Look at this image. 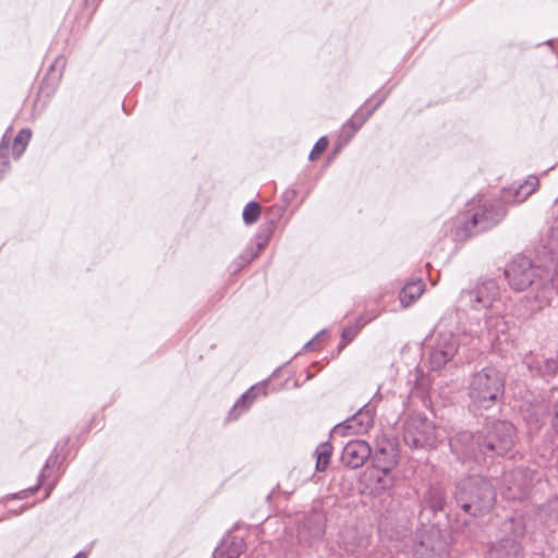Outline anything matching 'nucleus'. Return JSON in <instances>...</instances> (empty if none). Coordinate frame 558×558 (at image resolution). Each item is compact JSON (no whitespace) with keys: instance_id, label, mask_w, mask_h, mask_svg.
Returning <instances> with one entry per match:
<instances>
[{"instance_id":"obj_1","label":"nucleus","mask_w":558,"mask_h":558,"mask_svg":"<svg viewBox=\"0 0 558 558\" xmlns=\"http://www.w3.org/2000/svg\"><path fill=\"white\" fill-rule=\"evenodd\" d=\"M509 286L517 291L531 287L525 296L527 311L534 313L550 304L556 294L557 269L554 265L539 266L524 255H515L505 267Z\"/></svg>"},{"instance_id":"obj_2","label":"nucleus","mask_w":558,"mask_h":558,"mask_svg":"<svg viewBox=\"0 0 558 558\" xmlns=\"http://www.w3.org/2000/svg\"><path fill=\"white\" fill-rule=\"evenodd\" d=\"M515 427L507 421H494L476 435L460 432L450 438L451 452L462 463L477 461L478 456L494 458L506 454L514 445Z\"/></svg>"},{"instance_id":"obj_3","label":"nucleus","mask_w":558,"mask_h":558,"mask_svg":"<svg viewBox=\"0 0 558 558\" xmlns=\"http://www.w3.org/2000/svg\"><path fill=\"white\" fill-rule=\"evenodd\" d=\"M457 506L466 514L477 517L488 512L495 505L496 492L485 477L473 475L460 480L453 493Z\"/></svg>"},{"instance_id":"obj_4","label":"nucleus","mask_w":558,"mask_h":558,"mask_svg":"<svg viewBox=\"0 0 558 558\" xmlns=\"http://www.w3.org/2000/svg\"><path fill=\"white\" fill-rule=\"evenodd\" d=\"M468 390L474 407L489 409L502 398L505 378L497 368L486 366L471 376Z\"/></svg>"},{"instance_id":"obj_5","label":"nucleus","mask_w":558,"mask_h":558,"mask_svg":"<svg viewBox=\"0 0 558 558\" xmlns=\"http://www.w3.org/2000/svg\"><path fill=\"white\" fill-rule=\"evenodd\" d=\"M525 524L521 518L505 520L498 530L497 539L492 542L485 558H522L521 539Z\"/></svg>"},{"instance_id":"obj_6","label":"nucleus","mask_w":558,"mask_h":558,"mask_svg":"<svg viewBox=\"0 0 558 558\" xmlns=\"http://www.w3.org/2000/svg\"><path fill=\"white\" fill-rule=\"evenodd\" d=\"M412 551L415 558H447L448 535L436 525H424L415 534Z\"/></svg>"},{"instance_id":"obj_7","label":"nucleus","mask_w":558,"mask_h":558,"mask_svg":"<svg viewBox=\"0 0 558 558\" xmlns=\"http://www.w3.org/2000/svg\"><path fill=\"white\" fill-rule=\"evenodd\" d=\"M327 515L318 507L299 515L296 520V539L303 547H313L322 542L326 534Z\"/></svg>"},{"instance_id":"obj_8","label":"nucleus","mask_w":558,"mask_h":558,"mask_svg":"<svg viewBox=\"0 0 558 558\" xmlns=\"http://www.w3.org/2000/svg\"><path fill=\"white\" fill-rule=\"evenodd\" d=\"M436 440L434 424L422 413H412L403 423V441L410 448L433 446Z\"/></svg>"},{"instance_id":"obj_9","label":"nucleus","mask_w":558,"mask_h":558,"mask_svg":"<svg viewBox=\"0 0 558 558\" xmlns=\"http://www.w3.org/2000/svg\"><path fill=\"white\" fill-rule=\"evenodd\" d=\"M429 364L434 371L442 368L458 353L459 339L449 330H442L438 325L435 335L430 338Z\"/></svg>"},{"instance_id":"obj_10","label":"nucleus","mask_w":558,"mask_h":558,"mask_svg":"<svg viewBox=\"0 0 558 558\" xmlns=\"http://www.w3.org/2000/svg\"><path fill=\"white\" fill-rule=\"evenodd\" d=\"M538 481L539 477H536L533 471L517 468L505 473L501 494L507 500H523L529 497L534 483Z\"/></svg>"},{"instance_id":"obj_11","label":"nucleus","mask_w":558,"mask_h":558,"mask_svg":"<svg viewBox=\"0 0 558 558\" xmlns=\"http://www.w3.org/2000/svg\"><path fill=\"white\" fill-rule=\"evenodd\" d=\"M474 213L470 219L465 221L464 228L472 233L476 231H485L499 223L506 216V207L499 201L485 202L477 208H473Z\"/></svg>"},{"instance_id":"obj_12","label":"nucleus","mask_w":558,"mask_h":558,"mask_svg":"<svg viewBox=\"0 0 558 558\" xmlns=\"http://www.w3.org/2000/svg\"><path fill=\"white\" fill-rule=\"evenodd\" d=\"M374 414V407L367 403L354 415L337 424L332 429V434L342 436L347 434H364L373 426Z\"/></svg>"},{"instance_id":"obj_13","label":"nucleus","mask_w":558,"mask_h":558,"mask_svg":"<svg viewBox=\"0 0 558 558\" xmlns=\"http://www.w3.org/2000/svg\"><path fill=\"white\" fill-rule=\"evenodd\" d=\"M387 93L377 92L371 98H368L360 109L349 119L341 130V136L347 134L348 129H351L348 134L347 141H350L353 135L362 128V125L368 120V118L375 112V110L385 101Z\"/></svg>"},{"instance_id":"obj_14","label":"nucleus","mask_w":558,"mask_h":558,"mask_svg":"<svg viewBox=\"0 0 558 558\" xmlns=\"http://www.w3.org/2000/svg\"><path fill=\"white\" fill-rule=\"evenodd\" d=\"M498 295V286L495 280H485L474 289L462 291L461 301L475 310L489 307Z\"/></svg>"},{"instance_id":"obj_15","label":"nucleus","mask_w":558,"mask_h":558,"mask_svg":"<svg viewBox=\"0 0 558 558\" xmlns=\"http://www.w3.org/2000/svg\"><path fill=\"white\" fill-rule=\"evenodd\" d=\"M372 449L364 440H350L342 450L341 461L350 469H357L362 466L365 461L371 457Z\"/></svg>"},{"instance_id":"obj_16","label":"nucleus","mask_w":558,"mask_h":558,"mask_svg":"<svg viewBox=\"0 0 558 558\" xmlns=\"http://www.w3.org/2000/svg\"><path fill=\"white\" fill-rule=\"evenodd\" d=\"M272 221L263 226L256 234L257 242L254 245L246 247V250L234 262L235 269L239 270L254 260L259 253L266 247L269 236L272 232Z\"/></svg>"},{"instance_id":"obj_17","label":"nucleus","mask_w":558,"mask_h":558,"mask_svg":"<svg viewBox=\"0 0 558 558\" xmlns=\"http://www.w3.org/2000/svg\"><path fill=\"white\" fill-rule=\"evenodd\" d=\"M538 183L537 177L530 175L522 184H513L510 187L504 189L501 199L504 203L520 204L536 191Z\"/></svg>"},{"instance_id":"obj_18","label":"nucleus","mask_w":558,"mask_h":558,"mask_svg":"<svg viewBox=\"0 0 558 558\" xmlns=\"http://www.w3.org/2000/svg\"><path fill=\"white\" fill-rule=\"evenodd\" d=\"M523 363L532 375L551 377L558 371V354L547 357L541 363L532 353H529L524 356Z\"/></svg>"},{"instance_id":"obj_19","label":"nucleus","mask_w":558,"mask_h":558,"mask_svg":"<svg viewBox=\"0 0 558 558\" xmlns=\"http://www.w3.org/2000/svg\"><path fill=\"white\" fill-rule=\"evenodd\" d=\"M267 383L252 386L234 403L229 412V420H236L243 412L247 411L258 395H266Z\"/></svg>"},{"instance_id":"obj_20","label":"nucleus","mask_w":558,"mask_h":558,"mask_svg":"<svg viewBox=\"0 0 558 558\" xmlns=\"http://www.w3.org/2000/svg\"><path fill=\"white\" fill-rule=\"evenodd\" d=\"M373 463L377 472H391L397 464V452L391 444L376 448Z\"/></svg>"},{"instance_id":"obj_21","label":"nucleus","mask_w":558,"mask_h":558,"mask_svg":"<svg viewBox=\"0 0 558 558\" xmlns=\"http://www.w3.org/2000/svg\"><path fill=\"white\" fill-rule=\"evenodd\" d=\"M59 463H60V454L57 452V449H54L53 452L50 454V457L47 459V461L44 465V469H43L41 473L39 474V483L34 487H31L28 489H23L19 493L7 496V499H24V498H27L31 495L35 494L38 490L39 486L43 485L45 483V480L49 476L48 471Z\"/></svg>"},{"instance_id":"obj_22","label":"nucleus","mask_w":558,"mask_h":558,"mask_svg":"<svg viewBox=\"0 0 558 558\" xmlns=\"http://www.w3.org/2000/svg\"><path fill=\"white\" fill-rule=\"evenodd\" d=\"M423 504L433 512L442 511L446 506V492L440 484H433L423 496Z\"/></svg>"},{"instance_id":"obj_23","label":"nucleus","mask_w":558,"mask_h":558,"mask_svg":"<svg viewBox=\"0 0 558 558\" xmlns=\"http://www.w3.org/2000/svg\"><path fill=\"white\" fill-rule=\"evenodd\" d=\"M424 287L421 279L408 281L399 293L401 304L407 307L415 302L422 295Z\"/></svg>"},{"instance_id":"obj_24","label":"nucleus","mask_w":558,"mask_h":558,"mask_svg":"<svg viewBox=\"0 0 558 558\" xmlns=\"http://www.w3.org/2000/svg\"><path fill=\"white\" fill-rule=\"evenodd\" d=\"M543 250L544 254L547 253L549 255L548 265H554L557 268L556 260L558 257V222H556L549 229Z\"/></svg>"},{"instance_id":"obj_25","label":"nucleus","mask_w":558,"mask_h":558,"mask_svg":"<svg viewBox=\"0 0 558 558\" xmlns=\"http://www.w3.org/2000/svg\"><path fill=\"white\" fill-rule=\"evenodd\" d=\"M244 547V542L242 538L233 537L230 544V547L227 548V545L221 544L214 553L215 558H239L240 554Z\"/></svg>"},{"instance_id":"obj_26","label":"nucleus","mask_w":558,"mask_h":558,"mask_svg":"<svg viewBox=\"0 0 558 558\" xmlns=\"http://www.w3.org/2000/svg\"><path fill=\"white\" fill-rule=\"evenodd\" d=\"M316 470L318 472H324L327 470L329 465V461L332 454V446L330 442L320 444L316 451Z\"/></svg>"},{"instance_id":"obj_27","label":"nucleus","mask_w":558,"mask_h":558,"mask_svg":"<svg viewBox=\"0 0 558 558\" xmlns=\"http://www.w3.org/2000/svg\"><path fill=\"white\" fill-rule=\"evenodd\" d=\"M32 137V131L29 129H22L13 140L12 153L15 159L20 158L26 146L28 145Z\"/></svg>"},{"instance_id":"obj_28","label":"nucleus","mask_w":558,"mask_h":558,"mask_svg":"<svg viewBox=\"0 0 558 558\" xmlns=\"http://www.w3.org/2000/svg\"><path fill=\"white\" fill-rule=\"evenodd\" d=\"M260 216V205L256 202H250L243 209V221L246 225L255 223Z\"/></svg>"},{"instance_id":"obj_29","label":"nucleus","mask_w":558,"mask_h":558,"mask_svg":"<svg viewBox=\"0 0 558 558\" xmlns=\"http://www.w3.org/2000/svg\"><path fill=\"white\" fill-rule=\"evenodd\" d=\"M359 328L354 326H348L343 328L341 332V342L339 349H343L348 343H350L357 335Z\"/></svg>"},{"instance_id":"obj_30","label":"nucleus","mask_w":558,"mask_h":558,"mask_svg":"<svg viewBox=\"0 0 558 558\" xmlns=\"http://www.w3.org/2000/svg\"><path fill=\"white\" fill-rule=\"evenodd\" d=\"M380 474L377 475V484L378 488L383 490L390 489L393 486L395 478L390 474V472H379Z\"/></svg>"},{"instance_id":"obj_31","label":"nucleus","mask_w":558,"mask_h":558,"mask_svg":"<svg viewBox=\"0 0 558 558\" xmlns=\"http://www.w3.org/2000/svg\"><path fill=\"white\" fill-rule=\"evenodd\" d=\"M328 146L327 137H320L314 145L313 149L310 153L308 158L311 160H315L318 155H320Z\"/></svg>"},{"instance_id":"obj_32","label":"nucleus","mask_w":558,"mask_h":558,"mask_svg":"<svg viewBox=\"0 0 558 558\" xmlns=\"http://www.w3.org/2000/svg\"><path fill=\"white\" fill-rule=\"evenodd\" d=\"M65 68V59L63 57H58L54 62L49 68V73H54L57 70L59 71L58 77L61 76L63 69Z\"/></svg>"},{"instance_id":"obj_33","label":"nucleus","mask_w":558,"mask_h":558,"mask_svg":"<svg viewBox=\"0 0 558 558\" xmlns=\"http://www.w3.org/2000/svg\"><path fill=\"white\" fill-rule=\"evenodd\" d=\"M295 196H296L295 190L288 189L282 194V201L284 202L286 205H289V204H291L293 202Z\"/></svg>"},{"instance_id":"obj_34","label":"nucleus","mask_w":558,"mask_h":558,"mask_svg":"<svg viewBox=\"0 0 558 558\" xmlns=\"http://www.w3.org/2000/svg\"><path fill=\"white\" fill-rule=\"evenodd\" d=\"M361 546H362V545H361V542H360L355 547L350 546V545H348L347 543H344V549H345V551H348V553H350V554H352V555H356V554H359V553H360V548H361Z\"/></svg>"},{"instance_id":"obj_35","label":"nucleus","mask_w":558,"mask_h":558,"mask_svg":"<svg viewBox=\"0 0 558 558\" xmlns=\"http://www.w3.org/2000/svg\"><path fill=\"white\" fill-rule=\"evenodd\" d=\"M553 426L558 433V402L555 404L554 408Z\"/></svg>"},{"instance_id":"obj_36","label":"nucleus","mask_w":558,"mask_h":558,"mask_svg":"<svg viewBox=\"0 0 558 558\" xmlns=\"http://www.w3.org/2000/svg\"><path fill=\"white\" fill-rule=\"evenodd\" d=\"M314 341H315V339H313V340L308 341L307 343H305L303 349L304 350L311 349L314 345Z\"/></svg>"},{"instance_id":"obj_37","label":"nucleus","mask_w":558,"mask_h":558,"mask_svg":"<svg viewBox=\"0 0 558 558\" xmlns=\"http://www.w3.org/2000/svg\"><path fill=\"white\" fill-rule=\"evenodd\" d=\"M73 558H87V555L84 551H80Z\"/></svg>"},{"instance_id":"obj_38","label":"nucleus","mask_w":558,"mask_h":558,"mask_svg":"<svg viewBox=\"0 0 558 558\" xmlns=\"http://www.w3.org/2000/svg\"><path fill=\"white\" fill-rule=\"evenodd\" d=\"M350 131H351V129H348L347 134H344L343 136L340 135V138L344 140V142H348L347 137H348V134H350Z\"/></svg>"},{"instance_id":"obj_39","label":"nucleus","mask_w":558,"mask_h":558,"mask_svg":"<svg viewBox=\"0 0 558 558\" xmlns=\"http://www.w3.org/2000/svg\"><path fill=\"white\" fill-rule=\"evenodd\" d=\"M12 513H13L14 515H16V514H19V513H20V511H13Z\"/></svg>"}]
</instances>
